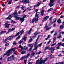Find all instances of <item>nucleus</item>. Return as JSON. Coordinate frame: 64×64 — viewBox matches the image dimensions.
Instances as JSON below:
<instances>
[{"instance_id":"1","label":"nucleus","mask_w":64,"mask_h":64,"mask_svg":"<svg viewBox=\"0 0 64 64\" xmlns=\"http://www.w3.org/2000/svg\"><path fill=\"white\" fill-rule=\"evenodd\" d=\"M47 58H46L44 60H43L42 58H40V60H38L36 62V64H46L45 62L47 61Z\"/></svg>"},{"instance_id":"2","label":"nucleus","mask_w":64,"mask_h":64,"mask_svg":"<svg viewBox=\"0 0 64 64\" xmlns=\"http://www.w3.org/2000/svg\"><path fill=\"white\" fill-rule=\"evenodd\" d=\"M14 51H15V48H12L10 50L7 51L6 52V53L4 54V55L3 56V57H4L6 55L8 56H9L10 55V53L12 54V51L14 52Z\"/></svg>"},{"instance_id":"3","label":"nucleus","mask_w":64,"mask_h":64,"mask_svg":"<svg viewBox=\"0 0 64 64\" xmlns=\"http://www.w3.org/2000/svg\"><path fill=\"white\" fill-rule=\"evenodd\" d=\"M38 13H40V12H37L36 15V18L34 19V20L35 22H37L38 21V18H39V16L38 15H39L40 14H38Z\"/></svg>"},{"instance_id":"4","label":"nucleus","mask_w":64,"mask_h":64,"mask_svg":"<svg viewBox=\"0 0 64 64\" xmlns=\"http://www.w3.org/2000/svg\"><path fill=\"white\" fill-rule=\"evenodd\" d=\"M26 15L23 16L22 18H20V21L21 22V24H22L25 20V18H26Z\"/></svg>"},{"instance_id":"5","label":"nucleus","mask_w":64,"mask_h":64,"mask_svg":"<svg viewBox=\"0 0 64 64\" xmlns=\"http://www.w3.org/2000/svg\"><path fill=\"white\" fill-rule=\"evenodd\" d=\"M24 30H23L20 32H18L17 34L15 36V37H17V36H18L19 35V34H20V36L22 35V34H23L24 32Z\"/></svg>"},{"instance_id":"6","label":"nucleus","mask_w":64,"mask_h":64,"mask_svg":"<svg viewBox=\"0 0 64 64\" xmlns=\"http://www.w3.org/2000/svg\"><path fill=\"white\" fill-rule=\"evenodd\" d=\"M14 59H15L14 57L13 56H12V57H8V61H11L12 60H14Z\"/></svg>"},{"instance_id":"7","label":"nucleus","mask_w":64,"mask_h":64,"mask_svg":"<svg viewBox=\"0 0 64 64\" xmlns=\"http://www.w3.org/2000/svg\"><path fill=\"white\" fill-rule=\"evenodd\" d=\"M37 42H36L35 43V45H34V46L35 48V49H34L33 50V51H34V50H37V48L38 47H39V46H37V45L38 44L37 43Z\"/></svg>"},{"instance_id":"8","label":"nucleus","mask_w":64,"mask_h":64,"mask_svg":"<svg viewBox=\"0 0 64 64\" xmlns=\"http://www.w3.org/2000/svg\"><path fill=\"white\" fill-rule=\"evenodd\" d=\"M47 49H48V50H54V47H52V48H49V47H48L46 48V49H45V51H46V50H47Z\"/></svg>"},{"instance_id":"9","label":"nucleus","mask_w":64,"mask_h":64,"mask_svg":"<svg viewBox=\"0 0 64 64\" xmlns=\"http://www.w3.org/2000/svg\"><path fill=\"white\" fill-rule=\"evenodd\" d=\"M18 16V15H16V16H14V17L15 18L16 20H20V18H21L19 17H17Z\"/></svg>"},{"instance_id":"10","label":"nucleus","mask_w":64,"mask_h":64,"mask_svg":"<svg viewBox=\"0 0 64 64\" xmlns=\"http://www.w3.org/2000/svg\"><path fill=\"white\" fill-rule=\"evenodd\" d=\"M4 25H5V28H9V27H10L9 26L10 25V24H5Z\"/></svg>"},{"instance_id":"11","label":"nucleus","mask_w":64,"mask_h":64,"mask_svg":"<svg viewBox=\"0 0 64 64\" xmlns=\"http://www.w3.org/2000/svg\"><path fill=\"white\" fill-rule=\"evenodd\" d=\"M12 15H10L8 17L6 18V20H8L9 19V20H11V18H12Z\"/></svg>"},{"instance_id":"12","label":"nucleus","mask_w":64,"mask_h":64,"mask_svg":"<svg viewBox=\"0 0 64 64\" xmlns=\"http://www.w3.org/2000/svg\"><path fill=\"white\" fill-rule=\"evenodd\" d=\"M14 36H11L8 37V40H11V39H12V38H13Z\"/></svg>"},{"instance_id":"13","label":"nucleus","mask_w":64,"mask_h":64,"mask_svg":"<svg viewBox=\"0 0 64 64\" xmlns=\"http://www.w3.org/2000/svg\"><path fill=\"white\" fill-rule=\"evenodd\" d=\"M41 3H42L41 2H40L38 3V4H37L35 5L34 6V9H35V7H37L38 6H39V5H40L41 4Z\"/></svg>"},{"instance_id":"14","label":"nucleus","mask_w":64,"mask_h":64,"mask_svg":"<svg viewBox=\"0 0 64 64\" xmlns=\"http://www.w3.org/2000/svg\"><path fill=\"white\" fill-rule=\"evenodd\" d=\"M44 8H42V10L41 11V14L42 16H43L44 15Z\"/></svg>"},{"instance_id":"15","label":"nucleus","mask_w":64,"mask_h":64,"mask_svg":"<svg viewBox=\"0 0 64 64\" xmlns=\"http://www.w3.org/2000/svg\"><path fill=\"white\" fill-rule=\"evenodd\" d=\"M49 19V16H46L44 18V20L43 21V22L45 21V20H47V19Z\"/></svg>"},{"instance_id":"16","label":"nucleus","mask_w":64,"mask_h":64,"mask_svg":"<svg viewBox=\"0 0 64 64\" xmlns=\"http://www.w3.org/2000/svg\"><path fill=\"white\" fill-rule=\"evenodd\" d=\"M15 28H12V29H10V30H9L8 31L9 32H12V31H14V30H15Z\"/></svg>"},{"instance_id":"17","label":"nucleus","mask_w":64,"mask_h":64,"mask_svg":"<svg viewBox=\"0 0 64 64\" xmlns=\"http://www.w3.org/2000/svg\"><path fill=\"white\" fill-rule=\"evenodd\" d=\"M30 56V54H27V56H24V57L26 58H27L28 57H29V56Z\"/></svg>"},{"instance_id":"18","label":"nucleus","mask_w":64,"mask_h":64,"mask_svg":"<svg viewBox=\"0 0 64 64\" xmlns=\"http://www.w3.org/2000/svg\"><path fill=\"white\" fill-rule=\"evenodd\" d=\"M32 31V28H31L28 33V34H30L31 33Z\"/></svg>"},{"instance_id":"19","label":"nucleus","mask_w":64,"mask_h":64,"mask_svg":"<svg viewBox=\"0 0 64 64\" xmlns=\"http://www.w3.org/2000/svg\"><path fill=\"white\" fill-rule=\"evenodd\" d=\"M17 10L15 11L14 12L13 14V15H16L18 14V13H17Z\"/></svg>"},{"instance_id":"20","label":"nucleus","mask_w":64,"mask_h":64,"mask_svg":"<svg viewBox=\"0 0 64 64\" xmlns=\"http://www.w3.org/2000/svg\"><path fill=\"white\" fill-rule=\"evenodd\" d=\"M30 3L29 1H28L27 0H25L24 3H27L28 4Z\"/></svg>"},{"instance_id":"21","label":"nucleus","mask_w":64,"mask_h":64,"mask_svg":"<svg viewBox=\"0 0 64 64\" xmlns=\"http://www.w3.org/2000/svg\"><path fill=\"white\" fill-rule=\"evenodd\" d=\"M26 36H27V35L26 34L25 35L24 37L23 38L24 41H26V39H27V37H26Z\"/></svg>"},{"instance_id":"22","label":"nucleus","mask_w":64,"mask_h":64,"mask_svg":"<svg viewBox=\"0 0 64 64\" xmlns=\"http://www.w3.org/2000/svg\"><path fill=\"white\" fill-rule=\"evenodd\" d=\"M20 52L22 54H24L26 53V52L25 51L22 52V50H20Z\"/></svg>"},{"instance_id":"23","label":"nucleus","mask_w":64,"mask_h":64,"mask_svg":"<svg viewBox=\"0 0 64 64\" xmlns=\"http://www.w3.org/2000/svg\"><path fill=\"white\" fill-rule=\"evenodd\" d=\"M30 53H31V54H32L34 56L35 54V53L34 52H33L32 51H30Z\"/></svg>"},{"instance_id":"24","label":"nucleus","mask_w":64,"mask_h":64,"mask_svg":"<svg viewBox=\"0 0 64 64\" xmlns=\"http://www.w3.org/2000/svg\"><path fill=\"white\" fill-rule=\"evenodd\" d=\"M64 26L63 25H61L60 27V29H63L64 28Z\"/></svg>"},{"instance_id":"25","label":"nucleus","mask_w":64,"mask_h":64,"mask_svg":"<svg viewBox=\"0 0 64 64\" xmlns=\"http://www.w3.org/2000/svg\"><path fill=\"white\" fill-rule=\"evenodd\" d=\"M56 37H54V39H53V42L54 43L55 42V41H56Z\"/></svg>"},{"instance_id":"26","label":"nucleus","mask_w":64,"mask_h":64,"mask_svg":"<svg viewBox=\"0 0 64 64\" xmlns=\"http://www.w3.org/2000/svg\"><path fill=\"white\" fill-rule=\"evenodd\" d=\"M50 59H52V58H53V57H54V56L51 54L50 55Z\"/></svg>"},{"instance_id":"27","label":"nucleus","mask_w":64,"mask_h":64,"mask_svg":"<svg viewBox=\"0 0 64 64\" xmlns=\"http://www.w3.org/2000/svg\"><path fill=\"white\" fill-rule=\"evenodd\" d=\"M27 9L28 11H30V10H31V7H28Z\"/></svg>"},{"instance_id":"28","label":"nucleus","mask_w":64,"mask_h":64,"mask_svg":"<svg viewBox=\"0 0 64 64\" xmlns=\"http://www.w3.org/2000/svg\"><path fill=\"white\" fill-rule=\"evenodd\" d=\"M6 32L5 31H2L1 32H0V34H4L5 33H6Z\"/></svg>"},{"instance_id":"29","label":"nucleus","mask_w":64,"mask_h":64,"mask_svg":"<svg viewBox=\"0 0 64 64\" xmlns=\"http://www.w3.org/2000/svg\"><path fill=\"white\" fill-rule=\"evenodd\" d=\"M20 2H22V3H25V0H20Z\"/></svg>"},{"instance_id":"30","label":"nucleus","mask_w":64,"mask_h":64,"mask_svg":"<svg viewBox=\"0 0 64 64\" xmlns=\"http://www.w3.org/2000/svg\"><path fill=\"white\" fill-rule=\"evenodd\" d=\"M12 0H10V1L8 2V4H10L12 3Z\"/></svg>"},{"instance_id":"31","label":"nucleus","mask_w":64,"mask_h":64,"mask_svg":"<svg viewBox=\"0 0 64 64\" xmlns=\"http://www.w3.org/2000/svg\"><path fill=\"white\" fill-rule=\"evenodd\" d=\"M58 22L59 24L61 23V20L60 19H59V20H58Z\"/></svg>"},{"instance_id":"32","label":"nucleus","mask_w":64,"mask_h":64,"mask_svg":"<svg viewBox=\"0 0 64 64\" xmlns=\"http://www.w3.org/2000/svg\"><path fill=\"white\" fill-rule=\"evenodd\" d=\"M56 20H57L56 18L54 19V21L52 23L53 24H54V23H55V22H56Z\"/></svg>"},{"instance_id":"33","label":"nucleus","mask_w":64,"mask_h":64,"mask_svg":"<svg viewBox=\"0 0 64 64\" xmlns=\"http://www.w3.org/2000/svg\"><path fill=\"white\" fill-rule=\"evenodd\" d=\"M37 33H35L34 34V38H35V37H36L37 36Z\"/></svg>"},{"instance_id":"34","label":"nucleus","mask_w":64,"mask_h":64,"mask_svg":"<svg viewBox=\"0 0 64 64\" xmlns=\"http://www.w3.org/2000/svg\"><path fill=\"white\" fill-rule=\"evenodd\" d=\"M26 58L24 57V56H23L22 58L20 59L21 60H23V59H25Z\"/></svg>"},{"instance_id":"35","label":"nucleus","mask_w":64,"mask_h":64,"mask_svg":"<svg viewBox=\"0 0 64 64\" xmlns=\"http://www.w3.org/2000/svg\"><path fill=\"white\" fill-rule=\"evenodd\" d=\"M28 46L29 47H33V45L31 44H29Z\"/></svg>"},{"instance_id":"36","label":"nucleus","mask_w":64,"mask_h":64,"mask_svg":"<svg viewBox=\"0 0 64 64\" xmlns=\"http://www.w3.org/2000/svg\"><path fill=\"white\" fill-rule=\"evenodd\" d=\"M54 48V50H52V52H51V53H53V52H54V50H55V48Z\"/></svg>"},{"instance_id":"37","label":"nucleus","mask_w":64,"mask_h":64,"mask_svg":"<svg viewBox=\"0 0 64 64\" xmlns=\"http://www.w3.org/2000/svg\"><path fill=\"white\" fill-rule=\"evenodd\" d=\"M53 10V8H50L48 10V11H51Z\"/></svg>"},{"instance_id":"38","label":"nucleus","mask_w":64,"mask_h":64,"mask_svg":"<svg viewBox=\"0 0 64 64\" xmlns=\"http://www.w3.org/2000/svg\"><path fill=\"white\" fill-rule=\"evenodd\" d=\"M56 64H64V62H60Z\"/></svg>"},{"instance_id":"39","label":"nucleus","mask_w":64,"mask_h":64,"mask_svg":"<svg viewBox=\"0 0 64 64\" xmlns=\"http://www.w3.org/2000/svg\"><path fill=\"white\" fill-rule=\"evenodd\" d=\"M41 52H38V53H37L36 54V55H38L39 54H41Z\"/></svg>"},{"instance_id":"40","label":"nucleus","mask_w":64,"mask_h":64,"mask_svg":"<svg viewBox=\"0 0 64 64\" xmlns=\"http://www.w3.org/2000/svg\"><path fill=\"white\" fill-rule=\"evenodd\" d=\"M20 38V36H19L17 38H16V40H19Z\"/></svg>"},{"instance_id":"41","label":"nucleus","mask_w":64,"mask_h":64,"mask_svg":"<svg viewBox=\"0 0 64 64\" xmlns=\"http://www.w3.org/2000/svg\"><path fill=\"white\" fill-rule=\"evenodd\" d=\"M56 43H55L54 44H53L51 46L52 47V46H54V45H56Z\"/></svg>"},{"instance_id":"42","label":"nucleus","mask_w":64,"mask_h":64,"mask_svg":"<svg viewBox=\"0 0 64 64\" xmlns=\"http://www.w3.org/2000/svg\"><path fill=\"white\" fill-rule=\"evenodd\" d=\"M24 8H25V6H22L21 8L22 9V10H24Z\"/></svg>"},{"instance_id":"43","label":"nucleus","mask_w":64,"mask_h":64,"mask_svg":"<svg viewBox=\"0 0 64 64\" xmlns=\"http://www.w3.org/2000/svg\"><path fill=\"white\" fill-rule=\"evenodd\" d=\"M62 1V0H59L58 1V2L59 3H60Z\"/></svg>"},{"instance_id":"44","label":"nucleus","mask_w":64,"mask_h":64,"mask_svg":"<svg viewBox=\"0 0 64 64\" xmlns=\"http://www.w3.org/2000/svg\"><path fill=\"white\" fill-rule=\"evenodd\" d=\"M51 28H47L46 29V31H48V30H49V29H51Z\"/></svg>"},{"instance_id":"45","label":"nucleus","mask_w":64,"mask_h":64,"mask_svg":"<svg viewBox=\"0 0 64 64\" xmlns=\"http://www.w3.org/2000/svg\"><path fill=\"white\" fill-rule=\"evenodd\" d=\"M27 62V60H24V62L25 64H26V62Z\"/></svg>"},{"instance_id":"46","label":"nucleus","mask_w":64,"mask_h":64,"mask_svg":"<svg viewBox=\"0 0 64 64\" xmlns=\"http://www.w3.org/2000/svg\"><path fill=\"white\" fill-rule=\"evenodd\" d=\"M9 45V44H6L5 46L6 47H7V46H8Z\"/></svg>"},{"instance_id":"47","label":"nucleus","mask_w":64,"mask_h":64,"mask_svg":"<svg viewBox=\"0 0 64 64\" xmlns=\"http://www.w3.org/2000/svg\"><path fill=\"white\" fill-rule=\"evenodd\" d=\"M61 45V43H59L58 44V46H60Z\"/></svg>"},{"instance_id":"48","label":"nucleus","mask_w":64,"mask_h":64,"mask_svg":"<svg viewBox=\"0 0 64 64\" xmlns=\"http://www.w3.org/2000/svg\"><path fill=\"white\" fill-rule=\"evenodd\" d=\"M33 40V39H30V40L29 42H32V41Z\"/></svg>"},{"instance_id":"49","label":"nucleus","mask_w":64,"mask_h":64,"mask_svg":"<svg viewBox=\"0 0 64 64\" xmlns=\"http://www.w3.org/2000/svg\"><path fill=\"white\" fill-rule=\"evenodd\" d=\"M11 21H12V23H15V22L14 21L12 20H11Z\"/></svg>"},{"instance_id":"50","label":"nucleus","mask_w":64,"mask_h":64,"mask_svg":"<svg viewBox=\"0 0 64 64\" xmlns=\"http://www.w3.org/2000/svg\"><path fill=\"white\" fill-rule=\"evenodd\" d=\"M62 37V36H60L58 37V39H60V38H61Z\"/></svg>"},{"instance_id":"51","label":"nucleus","mask_w":64,"mask_h":64,"mask_svg":"<svg viewBox=\"0 0 64 64\" xmlns=\"http://www.w3.org/2000/svg\"><path fill=\"white\" fill-rule=\"evenodd\" d=\"M34 55H33L32 54L30 56V57H31V58H33V57H34Z\"/></svg>"},{"instance_id":"52","label":"nucleus","mask_w":64,"mask_h":64,"mask_svg":"<svg viewBox=\"0 0 64 64\" xmlns=\"http://www.w3.org/2000/svg\"><path fill=\"white\" fill-rule=\"evenodd\" d=\"M5 42L6 43H7L8 42V41H7V39H6L5 40Z\"/></svg>"},{"instance_id":"53","label":"nucleus","mask_w":64,"mask_h":64,"mask_svg":"<svg viewBox=\"0 0 64 64\" xmlns=\"http://www.w3.org/2000/svg\"><path fill=\"white\" fill-rule=\"evenodd\" d=\"M57 35V32H56L54 34V36H56Z\"/></svg>"},{"instance_id":"54","label":"nucleus","mask_w":64,"mask_h":64,"mask_svg":"<svg viewBox=\"0 0 64 64\" xmlns=\"http://www.w3.org/2000/svg\"><path fill=\"white\" fill-rule=\"evenodd\" d=\"M20 48H21V49H23V47H22V46H21L20 45Z\"/></svg>"},{"instance_id":"55","label":"nucleus","mask_w":64,"mask_h":64,"mask_svg":"<svg viewBox=\"0 0 64 64\" xmlns=\"http://www.w3.org/2000/svg\"><path fill=\"white\" fill-rule=\"evenodd\" d=\"M23 42V41H20L19 42V44H21V43H22Z\"/></svg>"},{"instance_id":"56","label":"nucleus","mask_w":64,"mask_h":64,"mask_svg":"<svg viewBox=\"0 0 64 64\" xmlns=\"http://www.w3.org/2000/svg\"><path fill=\"white\" fill-rule=\"evenodd\" d=\"M54 31H55V30H53L51 32V34H53V32H54Z\"/></svg>"},{"instance_id":"57","label":"nucleus","mask_w":64,"mask_h":64,"mask_svg":"<svg viewBox=\"0 0 64 64\" xmlns=\"http://www.w3.org/2000/svg\"><path fill=\"white\" fill-rule=\"evenodd\" d=\"M42 43L41 44H40L39 45V46H38L39 47H41V46H42Z\"/></svg>"},{"instance_id":"58","label":"nucleus","mask_w":64,"mask_h":64,"mask_svg":"<svg viewBox=\"0 0 64 64\" xmlns=\"http://www.w3.org/2000/svg\"><path fill=\"white\" fill-rule=\"evenodd\" d=\"M16 42H14L13 43V44L14 45H16Z\"/></svg>"},{"instance_id":"59","label":"nucleus","mask_w":64,"mask_h":64,"mask_svg":"<svg viewBox=\"0 0 64 64\" xmlns=\"http://www.w3.org/2000/svg\"><path fill=\"white\" fill-rule=\"evenodd\" d=\"M39 37H40V36H38V39H37V40H36V41H36V42H37V41H38V39H39Z\"/></svg>"},{"instance_id":"60","label":"nucleus","mask_w":64,"mask_h":64,"mask_svg":"<svg viewBox=\"0 0 64 64\" xmlns=\"http://www.w3.org/2000/svg\"><path fill=\"white\" fill-rule=\"evenodd\" d=\"M61 45H62V46H63V47H64V44L63 43L62 44V43H61Z\"/></svg>"},{"instance_id":"61","label":"nucleus","mask_w":64,"mask_h":64,"mask_svg":"<svg viewBox=\"0 0 64 64\" xmlns=\"http://www.w3.org/2000/svg\"><path fill=\"white\" fill-rule=\"evenodd\" d=\"M52 18H53V17H51L50 18V20H52Z\"/></svg>"},{"instance_id":"62","label":"nucleus","mask_w":64,"mask_h":64,"mask_svg":"<svg viewBox=\"0 0 64 64\" xmlns=\"http://www.w3.org/2000/svg\"><path fill=\"white\" fill-rule=\"evenodd\" d=\"M51 42V41L50 40L47 43L48 44H50Z\"/></svg>"},{"instance_id":"63","label":"nucleus","mask_w":64,"mask_h":64,"mask_svg":"<svg viewBox=\"0 0 64 64\" xmlns=\"http://www.w3.org/2000/svg\"><path fill=\"white\" fill-rule=\"evenodd\" d=\"M47 24H46V26L45 27V28H48V26H47Z\"/></svg>"},{"instance_id":"64","label":"nucleus","mask_w":64,"mask_h":64,"mask_svg":"<svg viewBox=\"0 0 64 64\" xmlns=\"http://www.w3.org/2000/svg\"><path fill=\"white\" fill-rule=\"evenodd\" d=\"M34 21H35L34 20V19L32 20V23H34Z\"/></svg>"}]
</instances>
